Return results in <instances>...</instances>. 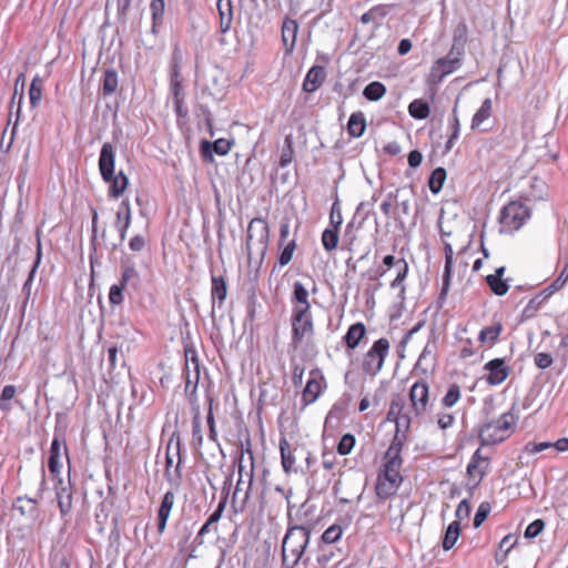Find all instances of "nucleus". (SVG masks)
I'll return each mask as SVG.
<instances>
[{
  "label": "nucleus",
  "instance_id": "obj_1",
  "mask_svg": "<svg viewBox=\"0 0 568 568\" xmlns=\"http://www.w3.org/2000/svg\"><path fill=\"white\" fill-rule=\"evenodd\" d=\"M402 450L403 438L399 436L394 437L384 455L383 465L377 474L375 484V494L382 500L395 496L403 483L400 474L403 465Z\"/></svg>",
  "mask_w": 568,
  "mask_h": 568
},
{
  "label": "nucleus",
  "instance_id": "obj_2",
  "mask_svg": "<svg viewBox=\"0 0 568 568\" xmlns=\"http://www.w3.org/2000/svg\"><path fill=\"white\" fill-rule=\"evenodd\" d=\"M310 541V530L297 526L290 528L283 539L282 556L284 566H296Z\"/></svg>",
  "mask_w": 568,
  "mask_h": 568
},
{
  "label": "nucleus",
  "instance_id": "obj_3",
  "mask_svg": "<svg viewBox=\"0 0 568 568\" xmlns=\"http://www.w3.org/2000/svg\"><path fill=\"white\" fill-rule=\"evenodd\" d=\"M515 429V418L510 413L500 415L497 419L481 425L479 439L483 445H495L507 439Z\"/></svg>",
  "mask_w": 568,
  "mask_h": 568
},
{
  "label": "nucleus",
  "instance_id": "obj_4",
  "mask_svg": "<svg viewBox=\"0 0 568 568\" xmlns=\"http://www.w3.org/2000/svg\"><path fill=\"white\" fill-rule=\"evenodd\" d=\"M530 209L525 203L509 202L501 209L498 217L500 231L504 233L518 231L530 219Z\"/></svg>",
  "mask_w": 568,
  "mask_h": 568
},
{
  "label": "nucleus",
  "instance_id": "obj_5",
  "mask_svg": "<svg viewBox=\"0 0 568 568\" xmlns=\"http://www.w3.org/2000/svg\"><path fill=\"white\" fill-rule=\"evenodd\" d=\"M390 343L382 337L375 341L362 358V371L365 375L376 376L384 366L385 359L389 354Z\"/></svg>",
  "mask_w": 568,
  "mask_h": 568
},
{
  "label": "nucleus",
  "instance_id": "obj_6",
  "mask_svg": "<svg viewBox=\"0 0 568 568\" xmlns=\"http://www.w3.org/2000/svg\"><path fill=\"white\" fill-rule=\"evenodd\" d=\"M414 416L413 410H410V406L407 407L405 400L400 396H394L389 404V409L387 412V419L389 422H394L396 425V433L394 437L399 436L403 438V443L406 439V433L408 432Z\"/></svg>",
  "mask_w": 568,
  "mask_h": 568
},
{
  "label": "nucleus",
  "instance_id": "obj_7",
  "mask_svg": "<svg viewBox=\"0 0 568 568\" xmlns=\"http://www.w3.org/2000/svg\"><path fill=\"white\" fill-rule=\"evenodd\" d=\"M392 270L395 273V277L390 283V287L400 288V291L404 292V282L409 270L407 261L403 256H397L395 254L384 256L383 264L378 268L379 275L383 276Z\"/></svg>",
  "mask_w": 568,
  "mask_h": 568
},
{
  "label": "nucleus",
  "instance_id": "obj_8",
  "mask_svg": "<svg viewBox=\"0 0 568 568\" xmlns=\"http://www.w3.org/2000/svg\"><path fill=\"white\" fill-rule=\"evenodd\" d=\"M408 396L415 417L424 416L432 406L429 385L425 379L416 381L410 386Z\"/></svg>",
  "mask_w": 568,
  "mask_h": 568
},
{
  "label": "nucleus",
  "instance_id": "obj_9",
  "mask_svg": "<svg viewBox=\"0 0 568 568\" xmlns=\"http://www.w3.org/2000/svg\"><path fill=\"white\" fill-rule=\"evenodd\" d=\"M490 466V458L487 456H484L481 454L480 449H477L466 468V480L467 486L470 489H476L480 483L483 481L484 477L486 476L488 469Z\"/></svg>",
  "mask_w": 568,
  "mask_h": 568
},
{
  "label": "nucleus",
  "instance_id": "obj_10",
  "mask_svg": "<svg viewBox=\"0 0 568 568\" xmlns=\"http://www.w3.org/2000/svg\"><path fill=\"white\" fill-rule=\"evenodd\" d=\"M276 538L267 532L264 538L255 539L254 568H273Z\"/></svg>",
  "mask_w": 568,
  "mask_h": 568
},
{
  "label": "nucleus",
  "instance_id": "obj_11",
  "mask_svg": "<svg viewBox=\"0 0 568 568\" xmlns=\"http://www.w3.org/2000/svg\"><path fill=\"white\" fill-rule=\"evenodd\" d=\"M314 331L311 311H293L292 314V339L294 344H300L307 335Z\"/></svg>",
  "mask_w": 568,
  "mask_h": 568
},
{
  "label": "nucleus",
  "instance_id": "obj_12",
  "mask_svg": "<svg viewBox=\"0 0 568 568\" xmlns=\"http://www.w3.org/2000/svg\"><path fill=\"white\" fill-rule=\"evenodd\" d=\"M343 222L338 202L333 203L329 214V226L322 234L324 248H336L339 239V226Z\"/></svg>",
  "mask_w": 568,
  "mask_h": 568
},
{
  "label": "nucleus",
  "instance_id": "obj_13",
  "mask_svg": "<svg viewBox=\"0 0 568 568\" xmlns=\"http://www.w3.org/2000/svg\"><path fill=\"white\" fill-rule=\"evenodd\" d=\"M200 381V364L194 351H185V392L193 396Z\"/></svg>",
  "mask_w": 568,
  "mask_h": 568
},
{
  "label": "nucleus",
  "instance_id": "obj_14",
  "mask_svg": "<svg viewBox=\"0 0 568 568\" xmlns=\"http://www.w3.org/2000/svg\"><path fill=\"white\" fill-rule=\"evenodd\" d=\"M484 368L488 372L486 382L490 386H496L505 382L511 372L504 358H494L487 362Z\"/></svg>",
  "mask_w": 568,
  "mask_h": 568
},
{
  "label": "nucleus",
  "instance_id": "obj_15",
  "mask_svg": "<svg viewBox=\"0 0 568 568\" xmlns=\"http://www.w3.org/2000/svg\"><path fill=\"white\" fill-rule=\"evenodd\" d=\"M460 59L453 57L450 51L447 57L439 58L435 61L430 70V78L434 82H440L446 75L453 73L459 68Z\"/></svg>",
  "mask_w": 568,
  "mask_h": 568
},
{
  "label": "nucleus",
  "instance_id": "obj_16",
  "mask_svg": "<svg viewBox=\"0 0 568 568\" xmlns=\"http://www.w3.org/2000/svg\"><path fill=\"white\" fill-rule=\"evenodd\" d=\"M324 387L325 378L321 372L317 369L312 371L302 394L303 403L305 405L314 403L320 397Z\"/></svg>",
  "mask_w": 568,
  "mask_h": 568
},
{
  "label": "nucleus",
  "instance_id": "obj_17",
  "mask_svg": "<svg viewBox=\"0 0 568 568\" xmlns=\"http://www.w3.org/2000/svg\"><path fill=\"white\" fill-rule=\"evenodd\" d=\"M115 150L111 143H104L99 158V170L104 181H110L114 174Z\"/></svg>",
  "mask_w": 568,
  "mask_h": 568
},
{
  "label": "nucleus",
  "instance_id": "obj_18",
  "mask_svg": "<svg viewBox=\"0 0 568 568\" xmlns=\"http://www.w3.org/2000/svg\"><path fill=\"white\" fill-rule=\"evenodd\" d=\"M298 23L296 20L286 18L282 24V42L285 55H291L296 44Z\"/></svg>",
  "mask_w": 568,
  "mask_h": 568
},
{
  "label": "nucleus",
  "instance_id": "obj_19",
  "mask_svg": "<svg viewBox=\"0 0 568 568\" xmlns=\"http://www.w3.org/2000/svg\"><path fill=\"white\" fill-rule=\"evenodd\" d=\"M175 503V495L172 491H166L162 498L158 511V532L162 535L165 530L168 519Z\"/></svg>",
  "mask_w": 568,
  "mask_h": 568
},
{
  "label": "nucleus",
  "instance_id": "obj_20",
  "mask_svg": "<svg viewBox=\"0 0 568 568\" xmlns=\"http://www.w3.org/2000/svg\"><path fill=\"white\" fill-rule=\"evenodd\" d=\"M326 79L325 69L320 65L312 67L303 82V90L312 93L322 87Z\"/></svg>",
  "mask_w": 568,
  "mask_h": 568
},
{
  "label": "nucleus",
  "instance_id": "obj_21",
  "mask_svg": "<svg viewBox=\"0 0 568 568\" xmlns=\"http://www.w3.org/2000/svg\"><path fill=\"white\" fill-rule=\"evenodd\" d=\"M493 115V102L490 99H486L480 108L476 111V113L474 114L473 119H471V130L473 131H483V132H486L488 131L487 128H484V123L490 119V116Z\"/></svg>",
  "mask_w": 568,
  "mask_h": 568
},
{
  "label": "nucleus",
  "instance_id": "obj_22",
  "mask_svg": "<svg viewBox=\"0 0 568 568\" xmlns=\"http://www.w3.org/2000/svg\"><path fill=\"white\" fill-rule=\"evenodd\" d=\"M244 452L242 450L239 460V480L233 494V506L236 507L239 501L245 503L248 499V481L243 478L245 466L243 465Z\"/></svg>",
  "mask_w": 568,
  "mask_h": 568
},
{
  "label": "nucleus",
  "instance_id": "obj_23",
  "mask_svg": "<svg viewBox=\"0 0 568 568\" xmlns=\"http://www.w3.org/2000/svg\"><path fill=\"white\" fill-rule=\"evenodd\" d=\"M366 336V327L362 322L352 324L346 334L343 337V341L347 347V349H355L361 342Z\"/></svg>",
  "mask_w": 568,
  "mask_h": 568
},
{
  "label": "nucleus",
  "instance_id": "obj_24",
  "mask_svg": "<svg viewBox=\"0 0 568 568\" xmlns=\"http://www.w3.org/2000/svg\"><path fill=\"white\" fill-rule=\"evenodd\" d=\"M266 246L268 241V225L262 219H251V242Z\"/></svg>",
  "mask_w": 568,
  "mask_h": 568
},
{
  "label": "nucleus",
  "instance_id": "obj_25",
  "mask_svg": "<svg viewBox=\"0 0 568 568\" xmlns=\"http://www.w3.org/2000/svg\"><path fill=\"white\" fill-rule=\"evenodd\" d=\"M280 452H281L282 466H283L284 471L291 473V471L295 470L296 447H293L285 437H282L280 439Z\"/></svg>",
  "mask_w": 568,
  "mask_h": 568
},
{
  "label": "nucleus",
  "instance_id": "obj_26",
  "mask_svg": "<svg viewBox=\"0 0 568 568\" xmlns=\"http://www.w3.org/2000/svg\"><path fill=\"white\" fill-rule=\"evenodd\" d=\"M291 302L293 305V311H311L308 291L301 282L294 283V290Z\"/></svg>",
  "mask_w": 568,
  "mask_h": 568
},
{
  "label": "nucleus",
  "instance_id": "obj_27",
  "mask_svg": "<svg viewBox=\"0 0 568 568\" xmlns=\"http://www.w3.org/2000/svg\"><path fill=\"white\" fill-rule=\"evenodd\" d=\"M505 273V267H498L495 272V274L488 275L486 277L487 284L489 285L490 290L499 296L505 295L508 290L509 285L501 278Z\"/></svg>",
  "mask_w": 568,
  "mask_h": 568
},
{
  "label": "nucleus",
  "instance_id": "obj_28",
  "mask_svg": "<svg viewBox=\"0 0 568 568\" xmlns=\"http://www.w3.org/2000/svg\"><path fill=\"white\" fill-rule=\"evenodd\" d=\"M65 452V446L58 437L52 440L50 448V456L48 462V467L51 473L58 474L60 470V459L62 456V452Z\"/></svg>",
  "mask_w": 568,
  "mask_h": 568
},
{
  "label": "nucleus",
  "instance_id": "obj_29",
  "mask_svg": "<svg viewBox=\"0 0 568 568\" xmlns=\"http://www.w3.org/2000/svg\"><path fill=\"white\" fill-rule=\"evenodd\" d=\"M217 11L220 14V29L222 32H226L233 20V8L231 0H219Z\"/></svg>",
  "mask_w": 568,
  "mask_h": 568
},
{
  "label": "nucleus",
  "instance_id": "obj_30",
  "mask_svg": "<svg viewBox=\"0 0 568 568\" xmlns=\"http://www.w3.org/2000/svg\"><path fill=\"white\" fill-rule=\"evenodd\" d=\"M176 455L179 457V460H178V464L175 465L174 469H172L173 468V457L170 454V446H169L168 452H166V468H165L164 475H165L166 479L173 485H179L180 479H181V474H180L181 457H180L179 443L176 444Z\"/></svg>",
  "mask_w": 568,
  "mask_h": 568
},
{
  "label": "nucleus",
  "instance_id": "obj_31",
  "mask_svg": "<svg viewBox=\"0 0 568 568\" xmlns=\"http://www.w3.org/2000/svg\"><path fill=\"white\" fill-rule=\"evenodd\" d=\"M366 129V120L362 112L352 113L348 123L347 132L353 138H361Z\"/></svg>",
  "mask_w": 568,
  "mask_h": 568
},
{
  "label": "nucleus",
  "instance_id": "obj_32",
  "mask_svg": "<svg viewBox=\"0 0 568 568\" xmlns=\"http://www.w3.org/2000/svg\"><path fill=\"white\" fill-rule=\"evenodd\" d=\"M106 182L110 184L109 194L113 197L121 196L129 185V180L122 171L116 175L113 174L111 180Z\"/></svg>",
  "mask_w": 568,
  "mask_h": 568
},
{
  "label": "nucleus",
  "instance_id": "obj_33",
  "mask_svg": "<svg viewBox=\"0 0 568 568\" xmlns=\"http://www.w3.org/2000/svg\"><path fill=\"white\" fill-rule=\"evenodd\" d=\"M408 113L414 119L425 120L430 114V108L423 99H415L408 105Z\"/></svg>",
  "mask_w": 568,
  "mask_h": 568
},
{
  "label": "nucleus",
  "instance_id": "obj_34",
  "mask_svg": "<svg viewBox=\"0 0 568 568\" xmlns=\"http://www.w3.org/2000/svg\"><path fill=\"white\" fill-rule=\"evenodd\" d=\"M460 536V523L458 520L452 521L445 532L444 539H443V548L445 550L452 549L455 544L457 542L458 538Z\"/></svg>",
  "mask_w": 568,
  "mask_h": 568
},
{
  "label": "nucleus",
  "instance_id": "obj_35",
  "mask_svg": "<svg viewBox=\"0 0 568 568\" xmlns=\"http://www.w3.org/2000/svg\"><path fill=\"white\" fill-rule=\"evenodd\" d=\"M453 252L454 251H446L445 256V270L443 274V286L439 294V300H445V297L448 294L449 285H450V277H452V268H453Z\"/></svg>",
  "mask_w": 568,
  "mask_h": 568
},
{
  "label": "nucleus",
  "instance_id": "obj_36",
  "mask_svg": "<svg viewBox=\"0 0 568 568\" xmlns=\"http://www.w3.org/2000/svg\"><path fill=\"white\" fill-rule=\"evenodd\" d=\"M386 87L379 81L368 83L364 90L363 95L368 101H378L386 94Z\"/></svg>",
  "mask_w": 568,
  "mask_h": 568
},
{
  "label": "nucleus",
  "instance_id": "obj_37",
  "mask_svg": "<svg viewBox=\"0 0 568 568\" xmlns=\"http://www.w3.org/2000/svg\"><path fill=\"white\" fill-rule=\"evenodd\" d=\"M501 331L503 326L500 323L486 326L479 332L478 339L481 344H494L498 339Z\"/></svg>",
  "mask_w": 568,
  "mask_h": 568
},
{
  "label": "nucleus",
  "instance_id": "obj_38",
  "mask_svg": "<svg viewBox=\"0 0 568 568\" xmlns=\"http://www.w3.org/2000/svg\"><path fill=\"white\" fill-rule=\"evenodd\" d=\"M57 499L61 514L64 516L69 514L72 507V493L67 486H62L57 491Z\"/></svg>",
  "mask_w": 568,
  "mask_h": 568
},
{
  "label": "nucleus",
  "instance_id": "obj_39",
  "mask_svg": "<svg viewBox=\"0 0 568 568\" xmlns=\"http://www.w3.org/2000/svg\"><path fill=\"white\" fill-rule=\"evenodd\" d=\"M460 396H462L460 386L456 383L450 384L448 386L445 395L442 398V406L444 408L453 407L460 399Z\"/></svg>",
  "mask_w": 568,
  "mask_h": 568
},
{
  "label": "nucleus",
  "instance_id": "obj_40",
  "mask_svg": "<svg viewBox=\"0 0 568 568\" xmlns=\"http://www.w3.org/2000/svg\"><path fill=\"white\" fill-rule=\"evenodd\" d=\"M42 87H43L42 79L39 75H36L32 79L30 89H29L30 104L33 108H37L42 100Z\"/></svg>",
  "mask_w": 568,
  "mask_h": 568
},
{
  "label": "nucleus",
  "instance_id": "obj_41",
  "mask_svg": "<svg viewBox=\"0 0 568 568\" xmlns=\"http://www.w3.org/2000/svg\"><path fill=\"white\" fill-rule=\"evenodd\" d=\"M388 13V6L377 4L362 14L361 22L367 24L376 19H384Z\"/></svg>",
  "mask_w": 568,
  "mask_h": 568
},
{
  "label": "nucleus",
  "instance_id": "obj_42",
  "mask_svg": "<svg viewBox=\"0 0 568 568\" xmlns=\"http://www.w3.org/2000/svg\"><path fill=\"white\" fill-rule=\"evenodd\" d=\"M446 180V171L443 168L435 169L429 178L428 185L429 190L437 194L442 189Z\"/></svg>",
  "mask_w": 568,
  "mask_h": 568
},
{
  "label": "nucleus",
  "instance_id": "obj_43",
  "mask_svg": "<svg viewBox=\"0 0 568 568\" xmlns=\"http://www.w3.org/2000/svg\"><path fill=\"white\" fill-rule=\"evenodd\" d=\"M294 159L293 139L292 135H286L284 139V145L280 156V165L285 168L292 163Z\"/></svg>",
  "mask_w": 568,
  "mask_h": 568
},
{
  "label": "nucleus",
  "instance_id": "obj_44",
  "mask_svg": "<svg viewBox=\"0 0 568 568\" xmlns=\"http://www.w3.org/2000/svg\"><path fill=\"white\" fill-rule=\"evenodd\" d=\"M226 284L222 276L212 275V298L223 302L226 297Z\"/></svg>",
  "mask_w": 568,
  "mask_h": 568
},
{
  "label": "nucleus",
  "instance_id": "obj_45",
  "mask_svg": "<svg viewBox=\"0 0 568 568\" xmlns=\"http://www.w3.org/2000/svg\"><path fill=\"white\" fill-rule=\"evenodd\" d=\"M118 88V74L113 70H106L103 77L102 93L104 97L112 94Z\"/></svg>",
  "mask_w": 568,
  "mask_h": 568
},
{
  "label": "nucleus",
  "instance_id": "obj_46",
  "mask_svg": "<svg viewBox=\"0 0 568 568\" xmlns=\"http://www.w3.org/2000/svg\"><path fill=\"white\" fill-rule=\"evenodd\" d=\"M355 444H356V438L353 434H349V433L344 434L337 444V447H336L337 453L342 456H346V455L351 454V452L355 447Z\"/></svg>",
  "mask_w": 568,
  "mask_h": 568
},
{
  "label": "nucleus",
  "instance_id": "obj_47",
  "mask_svg": "<svg viewBox=\"0 0 568 568\" xmlns=\"http://www.w3.org/2000/svg\"><path fill=\"white\" fill-rule=\"evenodd\" d=\"M36 504L37 498L19 497L14 508L19 510L21 515L29 514L32 516L37 511Z\"/></svg>",
  "mask_w": 568,
  "mask_h": 568
},
{
  "label": "nucleus",
  "instance_id": "obj_48",
  "mask_svg": "<svg viewBox=\"0 0 568 568\" xmlns=\"http://www.w3.org/2000/svg\"><path fill=\"white\" fill-rule=\"evenodd\" d=\"M290 225L288 223H282L280 230L278 248H295L296 243L294 239L290 237Z\"/></svg>",
  "mask_w": 568,
  "mask_h": 568
},
{
  "label": "nucleus",
  "instance_id": "obj_49",
  "mask_svg": "<svg viewBox=\"0 0 568 568\" xmlns=\"http://www.w3.org/2000/svg\"><path fill=\"white\" fill-rule=\"evenodd\" d=\"M164 0H152L150 9L152 13V20H153V32L155 31V28L158 24L162 22L163 13H164Z\"/></svg>",
  "mask_w": 568,
  "mask_h": 568
},
{
  "label": "nucleus",
  "instance_id": "obj_50",
  "mask_svg": "<svg viewBox=\"0 0 568 568\" xmlns=\"http://www.w3.org/2000/svg\"><path fill=\"white\" fill-rule=\"evenodd\" d=\"M343 529L339 525L329 526L322 535V540L325 544H334L341 539Z\"/></svg>",
  "mask_w": 568,
  "mask_h": 568
},
{
  "label": "nucleus",
  "instance_id": "obj_51",
  "mask_svg": "<svg viewBox=\"0 0 568 568\" xmlns=\"http://www.w3.org/2000/svg\"><path fill=\"white\" fill-rule=\"evenodd\" d=\"M223 509H224V503H220L217 508L209 517L207 521L202 526V528L200 530V535H205L211 531L212 526L220 520Z\"/></svg>",
  "mask_w": 568,
  "mask_h": 568
},
{
  "label": "nucleus",
  "instance_id": "obj_52",
  "mask_svg": "<svg viewBox=\"0 0 568 568\" xmlns=\"http://www.w3.org/2000/svg\"><path fill=\"white\" fill-rule=\"evenodd\" d=\"M462 347L459 349V357L463 359L469 358L475 355L476 348L471 338H460Z\"/></svg>",
  "mask_w": 568,
  "mask_h": 568
},
{
  "label": "nucleus",
  "instance_id": "obj_53",
  "mask_svg": "<svg viewBox=\"0 0 568 568\" xmlns=\"http://www.w3.org/2000/svg\"><path fill=\"white\" fill-rule=\"evenodd\" d=\"M22 83L24 82V75L23 74H20L16 81V85H14V93L12 95V99H11V104H14L16 103V99L18 98V108H17V120L16 122L19 121V118H20V111H21V103H22V100H23V93L22 91L20 92V94H18V84L19 83ZM16 126H17V123H14V126H13V131L16 130Z\"/></svg>",
  "mask_w": 568,
  "mask_h": 568
},
{
  "label": "nucleus",
  "instance_id": "obj_54",
  "mask_svg": "<svg viewBox=\"0 0 568 568\" xmlns=\"http://www.w3.org/2000/svg\"><path fill=\"white\" fill-rule=\"evenodd\" d=\"M125 286L121 284L112 285L109 292V301L113 305H120L123 302V290Z\"/></svg>",
  "mask_w": 568,
  "mask_h": 568
},
{
  "label": "nucleus",
  "instance_id": "obj_55",
  "mask_svg": "<svg viewBox=\"0 0 568 568\" xmlns=\"http://www.w3.org/2000/svg\"><path fill=\"white\" fill-rule=\"evenodd\" d=\"M544 528H545L544 520L536 519L527 526V528L525 530V537L526 538H535L544 530Z\"/></svg>",
  "mask_w": 568,
  "mask_h": 568
},
{
  "label": "nucleus",
  "instance_id": "obj_56",
  "mask_svg": "<svg viewBox=\"0 0 568 568\" xmlns=\"http://www.w3.org/2000/svg\"><path fill=\"white\" fill-rule=\"evenodd\" d=\"M535 365L540 369L550 367L554 363V358L549 353H537L534 357Z\"/></svg>",
  "mask_w": 568,
  "mask_h": 568
},
{
  "label": "nucleus",
  "instance_id": "obj_57",
  "mask_svg": "<svg viewBox=\"0 0 568 568\" xmlns=\"http://www.w3.org/2000/svg\"><path fill=\"white\" fill-rule=\"evenodd\" d=\"M455 424V415L452 413L440 412L437 415V425L440 429H447Z\"/></svg>",
  "mask_w": 568,
  "mask_h": 568
},
{
  "label": "nucleus",
  "instance_id": "obj_58",
  "mask_svg": "<svg viewBox=\"0 0 568 568\" xmlns=\"http://www.w3.org/2000/svg\"><path fill=\"white\" fill-rule=\"evenodd\" d=\"M490 511V505L487 503H483L479 505L475 518H474V527L478 528L487 518Z\"/></svg>",
  "mask_w": 568,
  "mask_h": 568
},
{
  "label": "nucleus",
  "instance_id": "obj_59",
  "mask_svg": "<svg viewBox=\"0 0 568 568\" xmlns=\"http://www.w3.org/2000/svg\"><path fill=\"white\" fill-rule=\"evenodd\" d=\"M470 510H471V507H470L469 501L467 499H463L458 504L456 511H455V515L457 517L456 520H458L460 523V520L467 519L470 515Z\"/></svg>",
  "mask_w": 568,
  "mask_h": 568
},
{
  "label": "nucleus",
  "instance_id": "obj_60",
  "mask_svg": "<svg viewBox=\"0 0 568 568\" xmlns=\"http://www.w3.org/2000/svg\"><path fill=\"white\" fill-rule=\"evenodd\" d=\"M337 464V458L332 452H324L322 455V465L326 470H333Z\"/></svg>",
  "mask_w": 568,
  "mask_h": 568
},
{
  "label": "nucleus",
  "instance_id": "obj_61",
  "mask_svg": "<svg viewBox=\"0 0 568 568\" xmlns=\"http://www.w3.org/2000/svg\"><path fill=\"white\" fill-rule=\"evenodd\" d=\"M136 277H138V272L135 271V268L132 267V266H125L123 272H122L120 284L123 285V286H126V284L131 280L136 278Z\"/></svg>",
  "mask_w": 568,
  "mask_h": 568
},
{
  "label": "nucleus",
  "instance_id": "obj_62",
  "mask_svg": "<svg viewBox=\"0 0 568 568\" xmlns=\"http://www.w3.org/2000/svg\"><path fill=\"white\" fill-rule=\"evenodd\" d=\"M215 153L224 155L230 151L231 143L227 140L219 139L213 143Z\"/></svg>",
  "mask_w": 568,
  "mask_h": 568
},
{
  "label": "nucleus",
  "instance_id": "obj_63",
  "mask_svg": "<svg viewBox=\"0 0 568 568\" xmlns=\"http://www.w3.org/2000/svg\"><path fill=\"white\" fill-rule=\"evenodd\" d=\"M552 447V443L542 442V443H529L526 449L531 454L540 453L545 449Z\"/></svg>",
  "mask_w": 568,
  "mask_h": 568
},
{
  "label": "nucleus",
  "instance_id": "obj_64",
  "mask_svg": "<svg viewBox=\"0 0 568 568\" xmlns=\"http://www.w3.org/2000/svg\"><path fill=\"white\" fill-rule=\"evenodd\" d=\"M383 150L386 154L392 155V156L398 155L402 151L400 145L396 141L386 143L383 146Z\"/></svg>",
  "mask_w": 568,
  "mask_h": 568
}]
</instances>
